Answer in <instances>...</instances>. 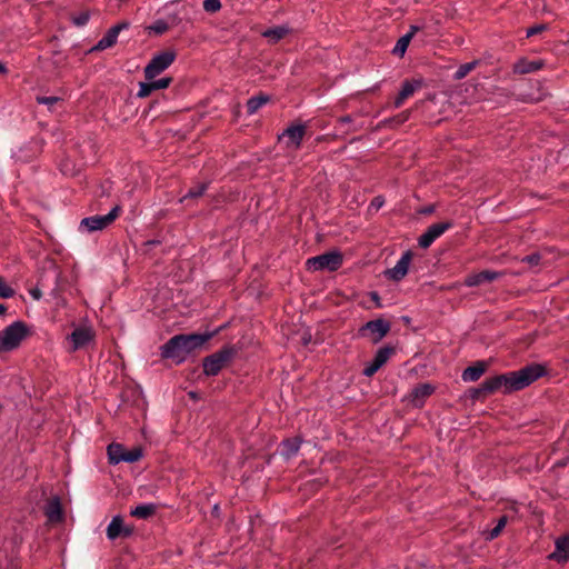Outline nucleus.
<instances>
[{"instance_id":"f8f14e48","label":"nucleus","mask_w":569,"mask_h":569,"mask_svg":"<svg viewBox=\"0 0 569 569\" xmlns=\"http://www.w3.org/2000/svg\"><path fill=\"white\" fill-rule=\"evenodd\" d=\"M412 252L410 250L405 251L400 259L397 261L393 268L387 269L385 274L389 280L400 281L402 280L408 271L412 260Z\"/></svg>"},{"instance_id":"9b49d317","label":"nucleus","mask_w":569,"mask_h":569,"mask_svg":"<svg viewBox=\"0 0 569 569\" xmlns=\"http://www.w3.org/2000/svg\"><path fill=\"white\" fill-rule=\"evenodd\" d=\"M128 22H120L112 26L104 36L88 52L102 51L113 47L117 43L120 31L128 29Z\"/></svg>"},{"instance_id":"f03ea898","label":"nucleus","mask_w":569,"mask_h":569,"mask_svg":"<svg viewBox=\"0 0 569 569\" xmlns=\"http://www.w3.org/2000/svg\"><path fill=\"white\" fill-rule=\"evenodd\" d=\"M211 337V333L173 336L163 346H161V357L164 359H171L177 365H180L192 351L201 348Z\"/></svg>"},{"instance_id":"c756f323","label":"nucleus","mask_w":569,"mask_h":569,"mask_svg":"<svg viewBox=\"0 0 569 569\" xmlns=\"http://www.w3.org/2000/svg\"><path fill=\"white\" fill-rule=\"evenodd\" d=\"M411 38H412V32H408L407 34L402 36L397 41L392 52L396 53V54L402 56L406 52Z\"/></svg>"},{"instance_id":"de8ad7c7","label":"nucleus","mask_w":569,"mask_h":569,"mask_svg":"<svg viewBox=\"0 0 569 569\" xmlns=\"http://www.w3.org/2000/svg\"><path fill=\"white\" fill-rule=\"evenodd\" d=\"M7 72H8L7 67L2 62H0V74H6Z\"/></svg>"},{"instance_id":"49530a36","label":"nucleus","mask_w":569,"mask_h":569,"mask_svg":"<svg viewBox=\"0 0 569 569\" xmlns=\"http://www.w3.org/2000/svg\"><path fill=\"white\" fill-rule=\"evenodd\" d=\"M421 212L425 213V214L432 213L433 212V207L432 206L427 207Z\"/></svg>"},{"instance_id":"423d86ee","label":"nucleus","mask_w":569,"mask_h":569,"mask_svg":"<svg viewBox=\"0 0 569 569\" xmlns=\"http://www.w3.org/2000/svg\"><path fill=\"white\" fill-rule=\"evenodd\" d=\"M177 52L174 50H164L156 53L144 68V78L152 80L161 72L167 70L176 60Z\"/></svg>"},{"instance_id":"412c9836","label":"nucleus","mask_w":569,"mask_h":569,"mask_svg":"<svg viewBox=\"0 0 569 569\" xmlns=\"http://www.w3.org/2000/svg\"><path fill=\"white\" fill-rule=\"evenodd\" d=\"M549 559L558 562H566L569 560V536H563L556 540V549L549 555Z\"/></svg>"},{"instance_id":"a19ab883","label":"nucleus","mask_w":569,"mask_h":569,"mask_svg":"<svg viewBox=\"0 0 569 569\" xmlns=\"http://www.w3.org/2000/svg\"><path fill=\"white\" fill-rule=\"evenodd\" d=\"M60 100L58 97H37V102L39 104L53 106Z\"/></svg>"},{"instance_id":"b1692460","label":"nucleus","mask_w":569,"mask_h":569,"mask_svg":"<svg viewBox=\"0 0 569 569\" xmlns=\"http://www.w3.org/2000/svg\"><path fill=\"white\" fill-rule=\"evenodd\" d=\"M301 443H302V439L300 437L284 439L281 442V455L286 459H291L292 457H295L298 453Z\"/></svg>"},{"instance_id":"9d476101","label":"nucleus","mask_w":569,"mask_h":569,"mask_svg":"<svg viewBox=\"0 0 569 569\" xmlns=\"http://www.w3.org/2000/svg\"><path fill=\"white\" fill-rule=\"evenodd\" d=\"M396 349L390 346H383L379 348L373 359L366 365L363 368V376L372 377L387 361L395 355Z\"/></svg>"},{"instance_id":"58836bf2","label":"nucleus","mask_w":569,"mask_h":569,"mask_svg":"<svg viewBox=\"0 0 569 569\" xmlns=\"http://www.w3.org/2000/svg\"><path fill=\"white\" fill-rule=\"evenodd\" d=\"M506 522H507V518L501 517L499 519L498 523L496 525V527L489 532V538L490 539L497 538L500 535L503 527L506 526Z\"/></svg>"},{"instance_id":"473e14b6","label":"nucleus","mask_w":569,"mask_h":569,"mask_svg":"<svg viewBox=\"0 0 569 569\" xmlns=\"http://www.w3.org/2000/svg\"><path fill=\"white\" fill-rule=\"evenodd\" d=\"M153 87L151 80H147V82L139 83V90L137 92L138 98H147L152 93Z\"/></svg>"},{"instance_id":"4be33fe9","label":"nucleus","mask_w":569,"mask_h":569,"mask_svg":"<svg viewBox=\"0 0 569 569\" xmlns=\"http://www.w3.org/2000/svg\"><path fill=\"white\" fill-rule=\"evenodd\" d=\"M291 32V28L288 24H280L268 28L261 32V36L266 38L269 43H277Z\"/></svg>"},{"instance_id":"c9c22d12","label":"nucleus","mask_w":569,"mask_h":569,"mask_svg":"<svg viewBox=\"0 0 569 569\" xmlns=\"http://www.w3.org/2000/svg\"><path fill=\"white\" fill-rule=\"evenodd\" d=\"M16 291L13 288L8 286L3 279L0 277V297L3 299H9L14 296Z\"/></svg>"},{"instance_id":"79ce46f5","label":"nucleus","mask_w":569,"mask_h":569,"mask_svg":"<svg viewBox=\"0 0 569 569\" xmlns=\"http://www.w3.org/2000/svg\"><path fill=\"white\" fill-rule=\"evenodd\" d=\"M385 204V199L381 196L375 197L370 202V208L379 210Z\"/></svg>"},{"instance_id":"2eb2a0df","label":"nucleus","mask_w":569,"mask_h":569,"mask_svg":"<svg viewBox=\"0 0 569 569\" xmlns=\"http://www.w3.org/2000/svg\"><path fill=\"white\" fill-rule=\"evenodd\" d=\"M305 134V124H291L279 136V139L286 137L288 138V146H292L295 149H299L301 147Z\"/></svg>"},{"instance_id":"37998d69","label":"nucleus","mask_w":569,"mask_h":569,"mask_svg":"<svg viewBox=\"0 0 569 569\" xmlns=\"http://www.w3.org/2000/svg\"><path fill=\"white\" fill-rule=\"evenodd\" d=\"M338 121L340 123H350V122H352V118H351V116L347 114V116L340 117Z\"/></svg>"},{"instance_id":"3c124183","label":"nucleus","mask_w":569,"mask_h":569,"mask_svg":"<svg viewBox=\"0 0 569 569\" xmlns=\"http://www.w3.org/2000/svg\"><path fill=\"white\" fill-rule=\"evenodd\" d=\"M157 243H158V241H156V240L148 241V244H152L153 246V244H157Z\"/></svg>"},{"instance_id":"39448f33","label":"nucleus","mask_w":569,"mask_h":569,"mask_svg":"<svg viewBox=\"0 0 569 569\" xmlns=\"http://www.w3.org/2000/svg\"><path fill=\"white\" fill-rule=\"evenodd\" d=\"M236 352L234 347L226 346L219 351L206 357L202 361L204 375L217 376L224 365L234 357Z\"/></svg>"},{"instance_id":"09e8293b","label":"nucleus","mask_w":569,"mask_h":569,"mask_svg":"<svg viewBox=\"0 0 569 569\" xmlns=\"http://www.w3.org/2000/svg\"><path fill=\"white\" fill-rule=\"evenodd\" d=\"M7 311V307L2 303H0V316H3Z\"/></svg>"},{"instance_id":"6ab92c4d","label":"nucleus","mask_w":569,"mask_h":569,"mask_svg":"<svg viewBox=\"0 0 569 569\" xmlns=\"http://www.w3.org/2000/svg\"><path fill=\"white\" fill-rule=\"evenodd\" d=\"M435 392V387L431 383H421L415 387L411 391V402L415 407H422L426 398Z\"/></svg>"},{"instance_id":"f257e3e1","label":"nucleus","mask_w":569,"mask_h":569,"mask_svg":"<svg viewBox=\"0 0 569 569\" xmlns=\"http://www.w3.org/2000/svg\"><path fill=\"white\" fill-rule=\"evenodd\" d=\"M546 375V366L541 363H530L519 370L485 379L478 388L472 390L471 397L479 399L480 397L491 395L498 390H502L503 393H511L525 389Z\"/></svg>"},{"instance_id":"7ed1b4c3","label":"nucleus","mask_w":569,"mask_h":569,"mask_svg":"<svg viewBox=\"0 0 569 569\" xmlns=\"http://www.w3.org/2000/svg\"><path fill=\"white\" fill-rule=\"evenodd\" d=\"M30 328L24 321L17 320L0 331V353L10 352L30 336Z\"/></svg>"},{"instance_id":"393cba45","label":"nucleus","mask_w":569,"mask_h":569,"mask_svg":"<svg viewBox=\"0 0 569 569\" xmlns=\"http://www.w3.org/2000/svg\"><path fill=\"white\" fill-rule=\"evenodd\" d=\"M154 503H142L131 509L130 515L139 519H147L156 512Z\"/></svg>"},{"instance_id":"4c0bfd02","label":"nucleus","mask_w":569,"mask_h":569,"mask_svg":"<svg viewBox=\"0 0 569 569\" xmlns=\"http://www.w3.org/2000/svg\"><path fill=\"white\" fill-rule=\"evenodd\" d=\"M541 254L538 252L528 254L521 259L522 262L528 263L531 267H536L540 263Z\"/></svg>"},{"instance_id":"f704fd0d","label":"nucleus","mask_w":569,"mask_h":569,"mask_svg":"<svg viewBox=\"0 0 569 569\" xmlns=\"http://www.w3.org/2000/svg\"><path fill=\"white\" fill-rule=\"evenodd\" d=\"M172 82V78L171 77H163L161 79H152L151 80V83H152V87H153V90H161V89H166L168 88Z\"/></svg>"},{"instance_id":"c03bdc74","label":"nucleus","mask_w":569,"mask_h":569,"mask_svg":"<svg viewBox=\"0 0 569 569\" xmlns=\"http://www.w3.org/2000/svg\"><path fill=\"white\" fill-rule=\"evenodd\" d=\"M407 120V117L403 114L397 116L396 118L391 119L390 121H396L398 124L405 122Z\"/></svg>"},{"instance_id":"a18cd8bd","label":"nucleus","mask_w":569,"mask_h":569,"mask_svg":"<svg viewBox=\"0 0 569 569\" xmlns=\"http://www.w3.org/2000/svg\"><path fill=\"white\" fill-rule=\"evenodd\" d=\"M30 293L37 300H39L41 298V292L38 289L31 290Z\"/></svg>"},{"instance_id":"f3484780","label":"nucleus","mask_w":569,"mask_h":569,"mask_svg":"<svg viewBox=\"0 0 569 569\" xmlns=\"http://www.w3.org/2000/svg\"><path fill=\"white\" fill-rule=\"evenodd\" d=\"M503 276V272L493 271V270H483L478 273L469 274L465 279V284L467 287H477L485 282L495 281Z\"/></svg>"},{"instance_id":"ea45409f","label":"nucleus","mask_w":569,"mask_h":569,"mask_svg":"<svg viewBox=\"0 0 569 569\" xmlns=\"http://www.w3.org/2000/svg\"><path fill=\"white\" fill-rule=\"evenodd\" d=\"M547 29H548V26L545 23L535 24L527 29V32H526L527 38H530L532 36L541 33V32L546 31Z\"/></svg>"},{"instance_id":"e433bc0d","label":"nucleus","mask_w":569,"mask_h":569,"mask_svg":"<svg viewBox=\"0 0 569 569\" xmlns=\"http://www.w3.org/2000/svg\"><path fill=\"white\" fill-rule=\"evenodd\" d=\"M203 9L207 12L213 13L221 9V1L220 0H204L203 1Z\"/></svg>"},{"instance_id":"dca6fc26","label":"nucleus","mask_w":569,"mask_h":569,"mask_svg":"<svg viewBox=\"0 0 569 569\" xmlns=\"http://www.w3.org/2000/svg\"><path fill=\"white\" fill-rule=\"evenodd\" d=\"M423 86L422 79H410L405 80L401 84V89L395 100V106L399 108L406 99L411 97L418 89Z\"/></svg>"},{"instance_id":"6e6552de","label":"nucleus","mask_w":569,"mask_h":569,"mask_svg":"<svg viewBox=\"0 0 569 569\" xmlns=\"http://www.w3.org/2000/svg\"><path fill=\"white\" fill-rule=\"evenodd\" d=\"M390 322L379 318L366 322L359 328L358 335L361 338H370L373 343L380 342L390 331Z\"/></svg>"},{"instance_id":"ddd939ff","label":"nucleus","mask_w":569,"mask_h":569,"mask_svg":"<svg viewBox=\"0 0 569 569\" xmlns=\"http://www.w3.org/2000/svg\"><path fill=\"white\" fill-rule=\"evenodd\" d=\"M94 331L90 327L76 328L68 337L72 345L70 351H76L86 347L94 339Z\"/></svg>"},{"instance_id":"a211bd4d","label":"nucleus","mask_w":569,"mask_h":569,"mask_svg":"<svg viewBox=\"0 0 569 569\" xmlns=\"http://www.w3.org/2000/svg\"><path fill=\"white\" fill-rule=\"evenodd\" d=\"M43 512L50 522H61L63 520V510L60 498L54 496L49 499L44 506Z\"/></svg>"},{"instance_id":"8fccbe9b","label":"nucleus","mask_w":569,"mask_h":569,"mask_svg":"<svg viewBox=\"0 0 569 569\" xmlns=\"http://www.w3.org/2000/svg\"><path fill=\"white\" fill-rule=\"evenodd\" d=\"M418 30V27L416 26H412L411 27V30L409 32H412V36L416 33V31Z\"/></svg>"},{"instance_id":"4468645a","label":"nucleus","mask_w":569,"mask_h":569,"mask_svg":"<svg viewBox=\"0 0 569 569\" xmlns=\"http://www.w3.org/2000/svg\"><path fill=\"white\" fill-rule=\"evenodd\" d=\"M133 530L131 527H126L123 525V519L121 516H114L110 523L107 527V538L109 540H116L118 537H130Z\"/></svg>"},{"instance_id":"bb28decb","label":"nucleus","mask_w":569,"mask_h":569,"mask_svg":"<svg viewBox=\"0 0 569 569\" xmlns=\"http://www.w3.org/2000/svg\"><path fill=\"white\" fill-rule=\"evenodd\" d=\"M124 447L121 443H111L108 446V458L111 465H118L121 460H118L119 457L123 456Z\"/></svg>"},{"instance_id":"1a4fd4ad","label":"nucleus","mask_w":569,"mask_h":569,"mask_svg":"<svg viewBox=\"0 0 569 569\" xmlns=\"http://www.w3.org/2000/svg\"><path fill=\"white\" fill-rule=\"evenodd\" d=\"M453 223L450 221L438 222L429 226L427 230L418 238L419 247L429 248L439 237L447 230L452 228Z\"/></svg>"},{"instance_id":"20e7f679","label":"nucleus","mask_w":569,"mask_h":569,"mask_svg":"<svg viewBox=\"0 0 569 569\" xmlns=\"http://www.w3.org/2000/svg\"><path fill=\"white\" fill-rule=\"evenodd\" d=\"M343 262V257L340 251L333 250L322 254L311 257L307 260V269L311 271H337Z\"/></svg>"},{"instance_id":"7c9ffc66","label":"nucleus","mask_w":569,"mask_h":569,"mask_svg":"<svg viewBox=\"0 0 569 569\" xmlns=\"http://www.w3.org/2000/svg\"><path fill=\"white\" fill-rule=\"evenodd\" d=\"M207 189H208V183H206V182L199 183V184L190 188L188 190V192L181 199V202L189 198L192 199V198L201 197L206 192Z\"/></svg>"},{"instance_id":"2f4dec72","label":"nucleus","mask_w":569,"mask_h":569,"mask_svg":"<svg viewBox=\"0 0 569 569\" xmlns=\"http://www.w3.org/2000/svg\"><path fill=\"white\" fill-rule=\"evenodd\" d=\"M149 31L156 34H163L168 31L169 24L163 19L156 20L151 26L148 27Z\"/></svg>"},{"instance_id":"c85d7f7f","label":"nucleus","mask_w":569,"mask_h":569,"mask_svg":"<svg viewBox=\"0 0 569 569\" xmlns=\"http://www.w3.org/2000/svg\"><path fill=\"white\" fill-rule=\"evenodd\" d=\"M142 458V449L140 447H134L132 449H124L123 456L119 457L118 460L121 462H136Z\"/></svg>"},{"instance_id":"72a5a7b5","label":"nucleus","mask_w":569,"mask_h":569,"mask_svg":"<svg viewBox=\"0 0 569 569\" xmlns=\"http://www.w3.org/2000/svg\"><path fill=\"white\" fill-rule=\"evenodd\" d=\"M90 13L88 11H81L80 13L72 17V22L77 27H83L88 23Z\"/></svg>"},{"instance_id":"aec40b11","label":"nucleus","mask_w":569,"mask_h":569,"mask_svg":"<svg viewBox=\"0 0 569 569\" xmlns=\"http://www.w3.org/2000/svg\"><path fill=\"white\" fill-rule=\"evenodd\" d=\"M545 66L542 60H528L526 58L519 59L515 62L512 71L517 74H526L540 70Z\"/></svg>"},{"instance_id":"cd10ccee","label":"nucleus","mask_w":569,"mask_h":569,"mask_svg":"<svg viewBox=\"0 0 569 569\" xmlns=\"http://www.w3.org/2000/svg\"><path fill=\"white\" fill-rule=\"evenodd\" d=\"M480 60H473L467 63H462L458 67L456 72L453 73L455 80H461L467 77L477 66H479Z\"/></svg>"},{"instance_id":"0eeeda50","label":"nucleus","mask_w":569,"mask_h":569,"mask_svg":"<svg viewBox=\"0 0 569 569\" xmlns=\"http://www.w3.org/2000/svg\"><path fill=\"white\" fill-rule=\"evenodd\" d=\"M120 211H121L120 206H116L107 214H103V216L97 214V216L83 218L80 221L79 230L81 232H88V233H91L94 231H101V230L106 229L109 224H111L118 218Z\"/></svg>"},{"instance_id":"5701e85b","label":"nucleus","mask_w":569,"mask_h":569,"mask_svg":"<svg viewBox=\"0 0 569 569\" xmlns=\"http://www.w3.org/2000/svg\"><path fill=\"white\" fill-rule=\"evenodd\" d=\"M487 369L485 361H477L475 365L467 367L461 375V378L466 382L477 381Z\"/></svg>"},{"instance_id":"a878e982","label":"nucleus","mask_w":569,"mask_h":569,"mask_svg":"<svg viewBox=\"0 0 569 569\" xmlns=\"http://www.w3.org/2000/svg\"><path fill=\"white\" fill-rule=\"evenodd\" d=\"M268 101H269V97L268 96L261 94V96L251 97L247 101V112H248V114L251 116V114L256 113Z\"/></svg>"},{"instance_id":"603ef678","label":"nucleus","mask_w":569,"mask_h":569,"mask_svg":"<svg viewBox=\"0 0 569 569\" xmlns=\"http://www.w3.org/2000/svg\"><path fill=\"white\" fill-rule=\"evenodd\" d=\"M372 297H373V299H378V293H377V292H373V293H372Z\"/></svg>"}]
</instances>
